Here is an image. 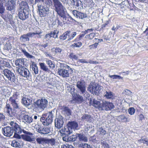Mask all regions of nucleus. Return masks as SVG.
Segmentation results:
<instances>
[{
    "mask_svg": "<svg viewBox=\"0 0 148 148\" xmlns=\"http://www.w3.org/2000/svg\"><path fill=\"white\" fill-rule=\"evenodd\" d=\"M27 10H21L18 13V16L20 19L24 20L28 18L29 13Z\"/></svg>",
    "mask_w": 148,
    "mask_h": 148,
    "instance_id": "nucleus-13",
    "label": "nucleus"
},
{
    "mask_svg": "<svg viewBox=\"0 0 148 148\" xmlns=\"http://www.w3.org/2000/svg\"><path fill=\"white\" fill-rule=\"evenodd\" d=\"M73 131L71 130V128H69L68 125L64 128L60 130V132L62 136H63L64 135H68L71 133Z\"/></svg>",
    "mask_w": 148,
    "mask_h": 148,
    "instance_id": "nucleus-17",
    "label": "nucleus"
},
{
    "mask_svg": "<svg viewBox=\"0 0 148 148\" xmlns=\"http://www.w3.org/2000/svg\"><path fill=\"white\" fill-rule=\"evenodd\" d=\"M2 130L3 134L7 137L11 136L14 133V130L12 128L9 126L3 128Z\"/></svg>",
    "mask_w": 148,
    "mask_h": 148,
    "instance_id": "nucleus-9",
    "label": "nucleus"
},
{
    "mask_svg": "<svg viewBox=\"0 0 148 148\" xmlns=\"http://www.w3.org/2000/svg\"><path fill=\"white\" fill-rule=\"evenodd\" d=\"M23 121L26 124H30L33 121L32 116H30L26 114L21 115Z\"/></svg>",
    "mask_w": 148,
    "mask_h": 148,
    "instance_id": "nucleus-12",
    "label": "nucleus"
},
{
    "mask_svg": "<svg viewBox=\"0 0 148 148\" xmlns=\"http://www.w3.org/2000/svg\"><path fill=\"white\" fill-rule=\"evenodd\" d=\"M24 59L23 58L19 59L15 61V64L16 66H18L19 67L22 66V65L24 64Z\"/></svg>",
    "mask_w": 148,
    "mask_h": 148,
    "instance_id": "nucleus-35",
    "label": "nucleus"
},
{
    "mask_svg": "<svg viewBox=\"0 0 148 148\" xmlns=\"http://www.w3.org/2000/svg\"><path fill=\"white\" fill-rule=\"evenodd\" d=\"M54 111H51L47 113L43 114L40 119V121L45 125H48L51 124L53 121Z\"/></svg>",
    "mask_w": 148,
    "mask_h": 148,
    "instance_id": "nucleus-1",
    "label": "nucleus"
},
{
    "mask_svg": "<svg viewBox=\"0 0 148 148\" xmlns=\"http://www.w3.org/2000/svg\"><path fill=\"white\" fill-rule=\"evenodd\" d=\"M90 118V116L87 114H84L82 117V118L83 119L86 120L87 121L89 120Z\"/></svg>",
    "mask_w": 148,
    "mask_h": 148,
    "instance_id": "nucleus-52",
    "label": "nucleus"
},
{
    "mask_svg": "<svg viewBox=\"0 0 148 148\" xmlns=\"http://www.w3.org/2000/svg\"><path fill=\"white\" fill-rule=\"evenodd\" d=\"M104 94V96L108 99H113L114 97V94L110 91H106Z\"/></svg>",
    "mask_w": 148,
    "mask_h": 148,
    "instance_id": "nucleus-29",
    "label": "nucleus"
},
{
    "mask_svg": "<svg viewBox=\"0 0 148 148\" xmlns=\"http://www.w3.org/2000/svg\"><path fill=\"white\" fill-rule=\"evenodd\" d=\"M22 52L23 53L24 55L28 58H32L34 57L32 55H30L29 53L27 52L25 50L22 49Z\"/></svg>",
    "mask_w": 148,
    "mask_h": 148,
    "instance_id": "nucleus-44",
    "label": "nucleus"
},
{
    "mask_svg": "<svg viewBox=\"0 0 148 148\" xmlns=\"http://www.w3.org/2000/svg\"><path fill=\"white\" fill-rule=\"evenodd\" d=\"M44 2L46 5H49L52 3V0H44Z\"/></svg>",
    "mask_w": 148,
    "mask_h": 148,
    "instance_id": "nucleus-56",
    "label": "nucleus"
},
{
    "mask_svg": "<svg viewBox=\"0 0 148 148\" xmlns=\"http://www.w3.org/2000/svg\"><path fill=\"white\" fill-rule=\"evenodd\" d=\"M92 98H90L89 100V103L91 105H92V106H94L95 107L97 108L99 110L100 106L101 104V103L99 101H97L95 99H93L92 101Z\"/></svg>",
    "mask_w": 148,
    "mask_h": 148,
    "instance_id": "nucleus-20",
    "label": "nucleus"
},
{
    "mask_svg": "<svg viewBox=\"0 0 148 148\" xmlns=\"http://www.w3.org/2000/svg\"><path fill=\"white\" fill-rule=\"evenodd\" d=\"M15 8V5L14 3H11L7 7V8L6 9H14Z\"/></svg>",
    "mask_w": 148,
    "mask_h": 148,
    "instance_id": "nucleus-53",
    "label": "nucleus"
},
{
    "mask_svg": "<svg viewBox=\"0 0 148 148\" xmlns=\"http://www.w3.org/2000/svg\"><path fill=\"white\" fill-rule=\"evenodd\" d=\"M85 35V34H82L78 36V37L76 38L75 40V41H78L79 40H81V38L83 37Z\"/></svg>",
    "mask_w": 148,
    "mask_h": 148,
    "instance_id": "nucleus-61",
    "label": "nucleus"
},
{
    "mask_svg": "<svg viewBox=\"0 0 148 148\" xmlns=\"http://www.w3.org/2000/svg\"><path fill=\"white\" fill-rule=\"evenodd\" d=\"M49 10H38V12L41 16H44L46 15V12L49 11Z\"/></svg>",
    "mask_w": 148,
    "mask_h": 148,
    "instance_id": "nucleus-43",
    "label": "nucleus"
},
{
    "mask_svg": "<svg viewBox=\"0 0 148 148\" xmlns=\"http://www.w3.org/2000/svg\"><path fill=\"white\" fill-rule=\"evenodd\" d=\"M71 93L73 97V99L78 102H82L84 101L83 97L79 94H77L73 91L71 92Z\"/></svg>",
    "mask_w": 148,
    "mask_h": 148,
    "instance_id": "nucleus-18",
    "label": "nucleus"
},
{
    "mask_svg": "<svg viewBox=\"0 0 148 148\" xmlns=\"http://www.w3.org/2000/svg\"><path fill=\"white\" fill-rule=\"evenodd\" d=\"M67 125L69 128H71V130L73 131V130H74L76 129L78 127V124L75 122H69Z\"/></svg>",
    "mask_w": 148,
    "mask_h": 148,
    "instance_id": "nucleus-27",
    "label": "nucleus"
},
{
    "mask_svg": "<svg viewBox=\"0 0 148 148\" xmlns=\"http://www.w3.org/2000/svg\"><path fill=\"white\" fill-rule=\"evenodd\" d=\"M63 117L61 115L56 118L55 121V127L58 129H60L62 127L63 124Z\"/></svg>",
    "mask_w": 148,
    "mask_h": 148,
    "instance_id": "nucleus-10",
    "label": "nucleus"
},
{
    "mask_svg": "<svg viewBox=\"0 0 148 148\" xmlns=\"http://www.w3.org/2000/svg\"><path fill=\"white\" fill-rule=\"evenodd\" d=\"M118 120L120 122H128L130 121V119L126 117L124 115H121L117 117Z\"/></svg>",
    "mask_w": 148,
    "mask_h": 148,
    "instance_id": "nucleus-24",
    "label": "nucleus"
},
{
    "mask_svg": "<svg viewBox=\"0 0 148 148\" xmlns=\"http://www.w3.org/2000/svg\"><path fill=\"white\" fill-rule=\"evenodd\" d=\"M58 73L59 75L63 78L69 77L70 73L69 70L64 69H59Z\"/></svg>",
    "mask_w": 148,
    "mask_h": 148,
    "instance_id": "nucleus-16",
    "label": "nucleus"
},
{
    "mask_svg": "<svg viewBox=\"0 0 148 148\" xmlns=\"http://www.w3.org/2000/svg\"><path fill=\"white\" fill-rule=\"evenodd\" d=\"M77 136L73 135L69 137L70 141H74L76 140Z\"/></svg>",
    "mask_w": 148,
    "mask_h": 148,
    "instance_id": "nucleus-57",
    "label": "nucleus"
},
{
    "mask_svg": "<svg viewBox=\"0 0 148 148\" xmlns=\"http://www.w3.org/2000/svg\"><path fill=\"white\" fill-rule=\"evenodd\" d=\"M95 36V33H92L86 35L85 36V38L87 40H91L93 39Z\"/></svg>",
    "mask_w": 148,
    "mask_h": 148,
    "instance_id": "nucleus-40",
    "label": "nucleus"
},
{
    "mask_svg": "<svg viewBox=\"0 0 148 148\" xmlns=\"http://www.w3.org/2000/svg\"><path fill=\"white\" fill-rule=\"evenodd\" d=\"M129 113L131 115L133 114L135 112V110L133 108H130L128 110Z\"/></svg>",
    "mask_w": 148,
    "mask_h": 148,
    "instance_id": "nucleus-50",
    "label": "nucleus"
},
{
    "mask_svg": "<svg viewBox=\"0 0 148 148\" xmlns=\"http://www.w3.org/2000/svg\"><path fill=\"white\" fill-rule=\"evenodd\" d=\"M122 94L131 97L132 95V92L130 90L126 89L124 90L122 92Z\"/></svg>",
    "mask_w": 148,
    "mask_h": 148,
    "instance_id": "nucleus-42",
    "label": "nucleus"
},
{
    "mask_svg": "<svg viewBox=\"0 0 148 148\" xmlns=\"http://www.w3.org/2000/svg\"><path fill=\"white\" fill-rule=\"evenodd\" d=\"M37 143L39 144H42L43 145H46V138L42 137H38L36 138Z\"/></svg>",
    "mask_w": 148,
    "mask_h": 148,
    "instance_id": "nucleus-31",
    "label": "nucleus"
},
{
    "mask_svg": "<svg viewBox=\"0 0 148 148\" xmlns=\"http://www.w3.org/2000/svg\"><path fill=\"white\" fill-rule=\"evenodd\" d=\"M46 61L47 64L49 65V68L53 69L55 67V65L51 60L46 59Z\"/></svg>",
    "mask_w": 148,
    "mask_h": 148,
    "instance_id": "nucleus-36",
    "label": "nucleus"
},
{
    "mask_svg": "<svg viewBox=\"0 0 148 148\" xmlns=\"http://www.w3.org/2000/svg\"><path fill=\"white\" fill-rule=\"evenodd\" d=\"M11 146L14 147H18L20 145L18 142L14 140L12 141L11 143Z\"/></svg>",
    "mask_w": 148,
    "mask_h": 148,
    "instance_id": "nucleus-45",
    "label": "nucleus"
},
{
    "mask_svg": "<svg viewBox=\"0 0 148 148\" xmlns=\"http://www.w3.org/2000/svg\"><path fill=\"white\" fill-rule=\"evenodd\" d=\"M58 14L64 19L65 18L66 15H68L66 10H56Z\"/></svg>",
    "mask_w": 148,
    "mask_h": 148,
    "instance_id": "nucleus-26",
    "label": "nucleus"
},
{
    "mask_svg": "<svg viewBox=\"0 0 148 148\" xmlns=\"http://www.w3.org/2000/svg\"><path fill=\"white\" fill-rule=\"evenodd\" d=\"M82 45V43L80 42H78L76 43H74L71 45L72 47H79Z\"/></svg>",
    "mask_w": 148,
    "mask_h": 148,
    "instance_id": "nucleus-48",
    "label": "nucleus"
},
{
    "mask_svg": "<svg viewBox=\"0 0 148 148\" xmlns=\"http://www.w3.org/2000/svg\"><path fill=\"white\" fill-rule=\"evenodd\" d=\"M70 58L72 59L77 60V57L73 53H71L70 55Z\"/></svg>",
    "mask_w": 148,
    "mask_h": 148,
    "instance_id": "nucleus-55",
    "label": "nucleus"
},
{
    "mask_svg": "<svg viewBox=\"0 0 148 148\" xmlns=\"http://www.w3.org/2000/svg\"><path fill=\"white\" fill-rule=\"evenodd\" d=\"M71 1L73 5L75 8L77 9L83 8L82 3L80 0H71Z\"/></svg>",
    "mask_w": 148,
    "mask_h": 148,
    "instance_id": "nucleus-19",
    "label": "nucleus"
},
{
    "mask_svg": "<svg viewBox=\"0 0 148 148\" xmlns=\"http://www.w3.org/2000/svg\"><path fill=\"white\" fill-rule=\"evenodd\" d=\"M16 71L18 74L25 77L29 78L31 75L29 70L23 66L16 67Z\"/></svg>",
    "mask_w": 148,
    "mask_h": 148,
    "instance_id": "nucleus-6",
    "label": "nucleus"
},
{
    "mask_svg": "<svg viewBox=\"0 0 148 148\" xmlns=\"http://www.w3.org/2000/svg\"><path fill=\"white\" fill-rule=\"evenodd\" d=\"M56 141L53 138L48 139L46 138V145L47 144L49 146H53L55 145Z\"/></svg>",
    "mask_w": 148,
    "mask_h": 148,
    "instance_id": "nucleus-30",
    "label": "nucleus"
},
{
    "mask_svg": "<svg viewBox=\"0 0 148 148\" xmlns=\"http://www.w3.org/2000/svg\"><path fill=\"white\" fill-rule=\"evenodd\" d=\"M88 63H89L90 64H98V62L96 61H93L92 60L90 59L87 61Z\"/></svg>",
    "mask_w": 148,
    "mask_h": 148,
    "instance_id": "nucleus-58",
    "label": "nucleus"
},
{
    "mask_svg": "<svg viewBox=\"0 0 148 148\" xmlns=\"http://www.w3.org/2000/svg\"><path fill=\"white\" fill-rule=\"evenodd\" d=\"M102 89V86L99 85L91 82L88 87L87 90L93 95H98Z\"/></svg>",
    "mask_w": 148,
    "mask_h": 148,
    "instance_id": "nucleus-4",
    "label": "nucleus"
},
{
    "mask_svg": "<svg viewBox=\"0 0 148 148\" xmlns=\"http://www.w3.org/2000/svg\"><path fill=\"white\" fill-rule=\"evenodd\" d=\"M20 9H26L28 8L27 3L25 1H23L19 4Z\"/></svg>",
    "mask_w": 148,
    "mask_h": 148,
    "instance_id": "nucleus-34",
    "label": "nucleus"
},
{
    "mask_svg": "<svg viewBox=\"0 0 148 148\" xmlns=\"http://www.w3.org/2000/svg\"><path fill=\"white\" fill-rule=\"evenodd\" d=\"M83 147L82 148H91L90 145H88V144L84 143L83 145Z\"/></svg>",
    "mask_w": 148,
    "mask_h": 148,
    "instance_id": "nucleus-64",
    "label": "nucleus"
},
{
    "mask_svg": "<svg viewBox=\"0 0 148 148\" xmlns=\"http://www.w3.org/2000/svg\"><path fill=\"white\" fill-rule=\"evenodd\" d=\"M51 51L52 52H54L56 53H60L62 51V49L58 47L53 48L51 49Z\"/></svg>",
    "mask_w": 148,
    "mask_h": 148,
    "instance_id": "nucleus-46",
    "label": "nucleus"
},
{
    "mask_svg": "<svg viewBox=\"0 0 148 148\" xmlns=\"http://www.w3.org/2000/svg\"><path fill=\"white\" fill-rule=\"evenodd\" d=\"M22 138L24 140L30 142L34 141L35 140L34 138H32L30 136L26 134L23 135Z\"/></svg>",
    "mask_w": 148,
    "mask_h": 148,
    "instance_id": "nucleus-28",
    "label": "nucleus"
},
{
    "mask_svg": "<svg viewBox=\"0 0 148 148\" xmlns=\"http://www.w3.org/2000/svg\"><path fill=\"white\" fill-rule=\"evenodd\" d=\"M62 148H74V147L71 145H63V146H62Z\"/></svg>",
    "mask_w": 148,
    "mask_h": 148,
    "instance_id": "nucleus-63",
    "label": "nucleus"
},
{
    "mask_svg": "<svg viewBox=\"0 0 148 148\" xmlns=\"http://www.w3.org/2000/svg\"><path fill=\"white\" fill-rule=\"evenodd\" d=\"M14 130L15 131V132L18 134H21L22 131V129L17 124L16 125H15V127L14 128Z\"/></svg>",
    "mask_w": 148,
    "mask_h": 148,
    "instance_id": "nucleus-37",
    "label": "nucleus"
},
{
    "mask_svg": "<svg viewBox=\"0 0 148 148\" xmlns=\"http://www.w3.org/2000/svg\"><path fill=\"white\" fill-rule=\"evenodd\" d=\"M22 103L26 106H27L30 105L32 102V100L28 98L23 97L22 99Z\"/></svg>",
    "mask_w": 148,
    "mask_h": 148,
    "instance_id": "nucleus-23",
    "label": "nucleus"
},
{
    "mask_svg": "<svg viewBox=\"0 0 148 148\" xmlns=\"http://www.w3.org/2000/svg\"><path fill=\"white\" fill-rule=\"evenodd\" d=\"M38 132L39 133L42 134H46L50 132V130L49 128H43L42 129L38 130Z\"/></svg>",
    "mask_w": 148,
    "mask_h": 148,
    "instance_id": "nucleus-33",
    "label": "nucleus"
},
{
    "mask_svg": "<svg viewBox=\"0 0 148 148\" xmlns=\"http://www.w3.org/2000/svg\"><path fill=\"white\" fill-rule=\"evenodd\" d=\"M32 116L34 120V121H36V120L40 119V116L38 115H33Z\"/></svg>",
    "mask_w": 148,
    "mask_h": 148,
    "instance_id": "nucleus-62",
    "label": "nucleus"
},
{
    "mask_svg": "<svg viewBox=\"0 0 148 148\" xmlns=\"http://www.w3.org/2000/svg\"><path fill=\"white\" fill-rule=\"evenodd\" d=\"M39 64L40 69L45 72L48 73L51 72V70L49 69L45 63L41 62Z\"/></svg>",
    "mask_w": 148,
    "mask_h": 148,
    "instance_id": "nucleus-22",
    "label": "nucleus"
},
{
    "mask_svg": "<svg viewBox=\"0 0 148 148\" xmlns=\"http://www.w3.org/2000/svg\"><path fill=\"white\" fill-rule=\"evenodd\" d=\"M4 112L7 115L10 117L14 115V113L12 112V108L9 103H6V104L4 109Z\"/></svg>",
    "mask_w": 148,
    "mask_h": 148,
    "instance_id": "nucleus-11",
    "label": "nucleus"
},
{
    "mask_svg": "<svg viewBox=\"0 0 148 148\" xmlns=\"http://www.w3.org/2000/svg\"><path fill=\"white\" fill-rule=\"evenodd\" d=\"M114 106L112 103L103 100L99 107V111H108L113 108Z\"/></svg>",
    "mask_w": 148,
    "mask_h": 148,
    "instance_id": "nucleus-5",
    "label": "nucleus"
},
{
    "mask_svg": "<svg viewBox=\"0 0 148 148\" xmlns=\"http://www.w3.org/2000/svg\"><path fill=\"white\" fill-rule=\"evenodd\" d=\"M64 113L67 116L71 115V111L67 107H65L63 110Z\"/></svg>",
    "mask_w": 148,
    "mask_h": 148,
    "instance_id": "nucleus-39",
    "label": "nucleus"
},
{
    "mask_svg": "<svg viewBox=\"0 0 148 148\" xmlns=\"http://www.w3.org/2000/svg\"><path fill=\"white\" fill-rule=\"evenodd\" d=\"M5 118V116L3 114L0 113V123L3 122Z\"/></svg>",
    "mask_w": 148,
    "mask_h": 148,
    "instance_id": "nucleus-54",
    "label": "nucleus"
},
{
    "mask_svg": "<svg viewBox=\"0 0 148 148\" xmlns=\"http://www.w3.org/2000/svg\"><path fill=\"white\" fill-rule=\"evenodd\" d=\"M76 136L77 138H78L80 141H83L84 142H86L87 141L88 139L87 137L85 136L82 134H76Z\"/></svg>",
    "mask_w": 148,
    "mask_h": 148,
    "instance_id": "nucleus-32",
    "label": "nucleus"
},
{
    "mask_svg": "<svg viewBox=\"0 0 148 148\" xmlns=\"http://www.w3.org/2000/svg\"><path fill=\"white\" fill-rule=\"evenodd\" d=\"M73 15L77 18L83 19L87 16L86 14L79 12L76 10H74L72 11Z\"/></svg>",
    "mask_w": 148,
    "mask_h": 148,
    "instance_id": "nucleus-15",
    "label": "nucleus"
},
{
    "mask_svg": "<svg viewBox=\"0 0 148 148\" xmlns=\"http://www.w3.org/2000/svg\"><path fill=\"white\" fill-rule=\"evenodd\" d=\"M109 77L110 78H112L113 79H122L123 77H121L120 76L116 75H109Z\"/></svg>",
    "mask_w": 148,
    "mask_h": 148,
    "instance_id": "nucleus-49",
    "label": "nucleus"
},
{
    "mask_svg": "<svg viewBox=\"0 0 148 148\" xmlns=\"http://www.w3.org/2000/svg\"><path fill=\"white\" fill-rule=\"evenodd\" d=\"M76 86L84 97L87 99L89 96V94L86 90V84L84 80L80 79L78 80L76 83Z\"/></svg>",
    "mask_w": 148,
    "mask_h": 148,
    "instance_id": "nucleus-2",
    "label": "nucleus"
},
{
    "mask_svg": "<svg viewBox=\"0 0 148 148\" xmlns=\"http://www.w3.org/2000/svg\"><path fill=\"white\" fill-rule=\"evenodd\" d=\"M99 131L100 132L101 134L103 135H105L106 133V131L103 129L102 128H100L99 129Z\"/></svg>",
    "mask_w": 148,
    "mask_h": 148,
    "instance_id": "nucleus-59",
    "label": "nucleus"
},
{
    "mask_svg": "<svg viewBox=\"0 0 148 148\" xmlns=\"http://www.w3.org/2000/svg\"><path fill=\"white\" fill-rule=\"evenodd\" d=\"M56 9H64V7L59 0H52Z\"/></svg>",
    "mask_w": 148,
    "mask_h": 148,
    "instance_id": "nucleus-21",
    "label": "nucleus"
},
{
    "mask_svg": "<svg viewBox=\"0 0 148 148\" xmlns=\"http://www.w3.org/2000/svg\"><path fill=\"white\" fill-rule=\"evenodd\" d=\"M9 100L14 110L19 109L20 103L16 94H14L10 97Z\"/></svg>",
    "mask_w": 148,
    "mask_h": 148,
    "instance_id": "nucleus-7",
    "label": "nucleus"
},
{
    "mask_svg": "<svg viewBox=\"0 0 148 148\" xmlns=\"http://www.w3.org/2000/svg\"><path fill=\"white\" fill-rule=\"evenodd\" d=\"M64 141L66 142L70 141L69 137L68 135H66L64 137H63L62 138Z\"/></svg>",
    "mask_w": 148,
    "mask_h": 148,
    "instance_id": "nucleus-60",
    "label": "nucleus"
},
{
    "mask_svg": "<svg viewBox=\"0 0 148 148\" xmlns=\"http://www.w3.org/2000/svg\"><path fill=\"white\" fill-rule=\"evenodd\" d=\"M34 34H31V32L27 33L26 34L21 35L20 39L21 41L25 42L29 40V37H32V35Z\"/></svg>",
    "mask_w": 148,
    "mask_h": 148,
    "instance_id": "nucleus-14",
    "label": "nucleus"
},
{
    "mask_svg": "<svg viewBox=\"0 0 148 148\" xmlns=\"http://www.w3.org/2000/svg\"><path fill=\"white\" fill-rule=\"evenodd\" d=\"M66 33L68 36L67 40L68 41H70L73 39L77 34L76 32H72L70 31H66Z\"/></svg>",
    "mask_w": 148,
    "mask_h": 148,
    "instance_id": "nucleus-25",
    "label": "nucleus"
},
{
    "mask_svg": "<svg viewBox=\"0 0 148 148\" xmlns=\"http://www.w3.org/2000/svg\"><path fill=\"white\" fill-rule=\"evenodd\" d=\"M3 72L4 76L9 80L12 82H14L15 81V76L11 71L8 69H5L4 70Z\"/></svg>",
    "mask_w": 148,
    "mask_h": 148,
    "instance_id": "nucleus-8",
    "label": "nucleus"
},
{
    "mask_svg": "<svg viewBox=\"0 0 148 148\" xmlns=\"http://www.w3.org/2000/svg\"><path fill=\"white\" fill-rule=\"evenodd\" d=\"M67 38L66 31L63 33L62 35H61L60 36V39L62 40L66 39Z\"/></svg>",
    "mask_w": 148,
    "mask_h": 148,
    "instance_id": "nucleus-47",
    "label": "nucleus"
},
{
    "mask_svg": "<svg viewBox=\"0 0 148 148\" xmlns=\"http://www.w3.org/2000/svg\"><path fill=\"white\" fill-rule=\"evenodd\" d=\"M140 143H145L148 146V140H146L145 139H141L138 140Z\"/></svg>",
    "mask_w": 148,
    "mask_h": 148,
    "instance_id": "nucleus-51",
    "label": "nucleus"
},
{
    "mask_svg": "<svg viewBox=\"0 0 148 148\" xmlns=\"http://www.w3.org/2000/svg\"><path fill=\"white\" fill-rule=\"evenodd\" d=\"M32 68L34 73L35 74H37L38 73V67L36 64L34 63L32 64Z\"/></svg>",
    "mask_w": 148,
    "mask_h": 148,
    "instance_id": "nucleus-41",
    "label": "nucleus"
},
{
    "mask_svg": "<svg viewBox=\"0 0 148 148\" xmlns=\"http://www.w3.org/2000/svg\"><path fill=\"white\" fill-rule=\"evenodd\" d=\"M59 33V31L57 29L55 30L53 32H51L50 35L51 37L54 38H58V34Z\"/></svg>",
    "mask_w": 148,
    "mask_h": 148,
    "instance_id": "nucleus-38",
    "label": "nucleus"
},
{
    "mask_svg": "<svg viewBox=\"0 0 148 148\" xmlns=\"http://www.w3.org/2000/svg\"><path fill=\"white\" fill-rule=\"evenodd\" d=\"M48 101L45 99H38L34 102L35 109L40 110L41 111L43 110L48 106Z\"/></svg>",
    "mask_w": 148,
    "mask_h": 148,
    "instance_id": "nucleus-3",
    "label": "nucleus"
}]
</instances>
